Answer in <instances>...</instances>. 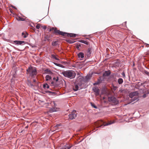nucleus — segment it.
Masks as SVG:
<instances>
[{
  "mask_svg": "<svg viewBox=\"0 0 149 149\" xmlns=\"http://www.w3.org/2000/svg\"><path fill=\"white\" fill-rule=\"evenodd\" d=\"M62 73L65 77L70 79L74 78L76 76L75 72L72 70L63 71Z\"/></svg>",
  "mask_w": 149,
  "mask_h": 149,
  "instance_id": "nucleus-1",
  "label": "nucleus"
},
{
  "mask_svg": "<svg viewBox=\"0 0 149 149\" xmlns=\"http://www.w3.org/2000/svg\"><path fill=\"white\" fill-rule=\"evenodd\" d=\"M143 91H138L130 93L129 94V96L131 98H134L132 99V100L134 101L136 100H138L139 97H141V96L140 95L139 93Z\"/></svg>",
  "mask_w": 149,
  "mask_h": 149,
  "instance_id": "nucleus-2",
  "label": "nucleus"
},
{
  "mask_svg": "<svg viewBox=\"0 0 149 149\" xmlns=\"http://www.w3.org/2000/svg\"><path fill=\"white\" fill-rule=\"evenodd\" d=\"M113 123L109 122L105 124H104V122L102 120L97 121L94 123V125L97 128L101 127L102 125H104V126L108 125Z\"/></svg>",
  "mask_w": 149,
  "mask_h": 149,
  "instance_id": "nucleus-3",
  "label": "nucleus"
},
{
  "mask_svg": "<svg viewBox=\"0 0 149 149\" xmlns=\"http://www.w3.org/2000/svg\"><path fill=\"white\" fill-rule=\"evenodd\" d=\"M58 31L57 34H58L59 35H62V36H67L68 37H75L76 36V35L74 34L73 33H66L65 32H64L62 31H60L59 30H58V31Z\"/></svg>",
  "mask_w": 149,
  "mask_h": 149,
  "instance_id": "nucleus-4",
  "label": "nucleus"
},
{
  "mask_svg": "<svg viewBox=\"0 0 149 149\" xmlns=\"http://www.w3.org/2000/svg\"><path fill=\"white\" fill-rule=\"evenodd\" d=\"M27 72L31 76H33L36 75L37 74L36 70V69L33 68L31 67H29L27 70Z\"/></svg>",
  "mask_w": 149,
  "mask_h": 149,
  "instance_id": "nucleus-5",
  "label": "nucleus"
},
{
  "mask_svg": "<svg viewBox=\"0 0 149 149\" xmlns=\"http://www.w3.org/2000/svg\"><path fill=\"white\" fill-rule=\"evenodd\" d=\"M108 100L113 103L114 104H117L118 103V100L114 97H109Z\"/></svg>",
  "mask_w": 149,
  "mask_h": 149,
  "instance_id": "nucleus-6",
  "label": "nucleus"
},
{
  "mask_svg": "<svg viewBox=\"0 0 149 149\" xmlns=\"http://www.w3.org/2000/svg\"><path fill=\"white\" fill-rule=\"evenodd\" d=\"M76 116L77 113H76V111L75 110L73 111L69 115V118L71 120L74 118Z\"/></svg>",
  "mask_w": 149,
  "mask_h": 149,
  "instance_id": "nucleus-7",
  "label": "nucleus"
},
{
  "mask_svg": "<svg viewBox=\"0 0 149 149\" xmlns=\"http://www.w3.org/2000/svg\"><path fill=\"white\" fill-rule=\"evenodd\" d=\"M93 49L92 48H89L86 52V55L87 56H88L91 55V53L92 52Z\"/></svg>",
  "mask_w": 149,
  "mask_h": 149,
  "instance_id": "nucleus-8",
  "label": "nucleus"
},
{
  "mask_svg": "<svg viewBox=\"0 0 149 149\" xmlns=\"http://www.w3.org/2000/svg\"><path fill=\"white\" fill-rule=\"evenodd\" d=\"M25 42L24 41H23L15 40L13 41L14 44L17 45H22L24 44Z\"/></svg>",
  "mask_w": 149,
  "mask_h": 149,
  "instance_id": "nucleus-9",
  "label": "nucleus"
},
{
  "mask_svg": "<svg viewBox=\"0 0 149 149\" xmlns=\"http://www.w3.org/2000/svg\"><path fill=\"white\" fill-rule=\"evenodd\" d=\"M93 90V91L95 93V95L96 96H97L99 95L100 91L97 87H94Z\"/></svg>",
  "mask_w": 149,
  "mask_h": 149,
  "instance_id": "nucleus-10",
  "label": "nucleus"
},
{
  "mask_svg": "<svg viewBox=\"0 0 149 149\" xmlns=\"http://www.w3.org/2000/svg\"><path fill=\"white\" fill-rule=\"evenodd\" d=\"M27 83L28 85L31 87H33L35 86V84H33V83H32L29 80H28Z\"/></svg>",
  "mask_w": 149,
  "mask_h": 149,
  "instance_id": "nucleus-11",
  "label": "nucleus"
},
{
  "mask_svg": "<svg viewBox=\"0 0 149 149\" xmlns=\"http://www.w3.org/2000/svg\"><path fill=\"white\" fill-rule=\"evenodd\" d=\"M71 147V146H70L68 144H66L61 149H70Z\"/></svg>",
  "mask_w": 149,
  "mask_h": 149,
  "instance_id": "nucleus-12",
  "label": "nucleus"
},
{
  "mask_svg": "<svg viewBox=\"0 0 149 149\" xmlns=\"http://www.w3.org/2000/svg\"><path fill=\"white\" fill-rule=\"evenodd\" d=\"M28 34L25 32H24L22 33V36L24 38H26L28 36Z\"/></svg>",
  "mask_w": 149,
  "mask_h": 149,
  "instance_id": "nucleus-13",
  "label": "nucleus"
},
{
  "mask_svg": "<svg viewBox=\"0 0 149 149\" xmlns=\"http://www.w3.org/2000/svg\"><path fill=\"white\" fill-rule=\"evenodd\" d=\"M110 74V72L109 71H106L103 74V76H109Z\"/></svg>",
  "mask_w": 149,
  "mask_h": 149,
  "instance_id": "nucleus-14",
  "label": "nucleus"
},
{
  "mask_svg": "<svg viewBox=\"0 0 149 149\" xmlns=\"http://www.w3.org/2000/svg\"><path fill=\"white\" fill-rule=\"evenodd\" d=\"M16 19L18 21H24V19L20 17L17 16L16 17Z\"/></svg>",
  "mask_w": 149,
  "mask_h": 149,
  "instance_id": "nucleus-15",
  "label": "nucleus"
},
{
  "mask_svg": "<svg viewBox=\"0 0 149 149\" xmlns=\"http://www.w3.org/2000/svg\"><path fill=\"white\" fill-rule=\"evenodd\" d=\"M52 78V77L49 75H47L45 77V79L46 81H48L50 80Z\"/></svg>",
  "mask_w": 149,
  "mask_h": 149,
  "instance_id": "nucleus-16",
  "label": "nucleus"
},
{
  "mask_svg": "<svg viewBox=\"0 0 149 149\" xmlns=\"http://www.w3.org/2000/svg\"><path fill=\"white\" fill-rule=\"evenodd\" d=\"M123 82V81L122 78H119L118 80V82L120 84H121Z\"/></svg>",
  "mask_w": 149,
  "mask_h": 149,
  "instance_id": "nucleus-17",
  "label": "nucleus"
},
{
  "mask_svg": "<svg viewBox=\"0 0 149 149\" xmlns=\"http://www.w3.org/2000/svg\"><path fill=\"white\" fill-rule=\"evenodd\" d=\"M79 87L77 85H75L74 87L73 88V90L75 91L78 90Z\"/></svg>",
  "mask_w": 149,
  "mask_h": 149,
  "instance_id": "nucleus-18",
  "label": "nucleus"
},
{
  "mask_svg": "<svg viewBox=\"0 0 149 149\" xmlns=\"http://www.w3.org/2000/svg\"><path fill=\"white\" fill-rule=\"evenodd\" d=\"M54 29H52V31L54 33H55L56 34L58 32V31H58V30H57V29L56 28L54 27Z\"/></svg>",
  "mask_w": 149,
  "mask_h": 149,
  "instance_id": "nucleus-19",
  "label": "nucleus"
},
{
  "mask_svg": "<svg viewBox=\"0 0 149 149\" xmlns=\"http://www.w3.org/2000/svg\"><path fill=\"white\" fill-rule=\"evenodd\" d=\"M43 87L45 89H47L49 88V86L47 84H46L43 85Z\"/></svg>",
  "mask_w": 149,
  "mask_h": 149,
  "instance_id": "nucleus-20",
  "label": "nucleus"
},
{
  "mask_svg": "<svg viewBox=\"0 0 149 149\" xmlns=\"http://www.w3.org/2000/svg\"><path fill=\"white\" fill-rule=\"evenodd\" d=\"M80 42L81 43H84L85 44H86V45H88V42H87L86 41L84 40H81Z\"/></svg>",
  "mask_w": 149,
  "mask_h": 149,
  "instance_id": "nucleus-21",
  "label": "nucleus"
},
{
  "mask_svg": "<svg viewBox=\"0 0 149 149\" xmlns=\"http://www.w3.org/2000/svg\"><path fill=\"white\" fill-rule=\"evenodd\" d=\"M58 42L57 41H55L54 42H53L52 43V45L53 46H56L57 45V43Z\"/></svg>",
  "mask_w": 149,
  "mask_h": 149,
  "instance_id": "nucleus-22",
  "label": "nucleus"
},
{
  "mask_svg": "<svg viewBox=\"0 0 149 149\" xmlns=\"http://www.w3.org/2000/svg\"><path fill=\"white\" fill-rule=\"evenodd\" d=\"M67 42L69 43H72L74 42V41L73 40H68Z\"/></svg>",
  "mask_w": 149,
  "mask_h": 149,
  "instance_id": "nucleus-23",
  "label": "nucleus"
},
{
  "mask_svg": "<svg viewBox=\"0 0 149 149\" xmlns=\"http://www.w3.org/2000/svg\"><path fill=\"white\" fill-rule=\"evenodd\" d=\"M48 29H49V31H52V29H54V27L51 28L50 26H48Z\"/></svg>",
  "mask_w": 149,
  "mask_h": 149,
  "instance_id": "nucleus-24",
  "label": "nucleus"
},
{
  "mask_svg": "<svg viewBox=\"0 0 149 149\" xmlns=\"http://www.w3.org/2000/svg\"><path fill=\"white\" fill-rule=\"evenodd\" d=\"M91 77V75H87L86 76V79H87V80H88L89 79H90Z\"/></svg>",
  "mask_w": 149,
  "mask_h": 149,
  "instance_id": "nucleus-25",
  "label": "nucleus"
},
{
  "mask_svg": "<svg viewBox=\"0 0 149 149\" xmlns=\"http://www.w3.org/2000/svg\"><path fill=\"white\" fill-rule=\"evenodd\" d=\"M84 55V54L83 53L81 52H80L78 54L77 56H83Z\"/></svg>",
  "mask_w": 149,
  "mask_h": 149,
  "instance_id": "nucleus-26",
  "label": "nucleus"
},
{
  "mask_svg": "<svg viewBox=\"0 0 149 149\" xmlns=\"http://www.w3.org/2000/svg\"><path fill=\"white\" fill-rule=\"evenodd\" d=\"M117 88V87L116 86H113L112 89L114 91H116Z\"/></svg>",
  "mask_w": 149,
  "mask_h": 149,
  "instance_id": "nucleus-27",
  "label": "nucleus"
},
{
  "mask_svg": "<svg viewBox=\"0 0 149 149\" xmlns=\"http://www.w3.org/2000/svg\"><path fill=\"white\" fill-rule=\"evenodd\" d=\"M52 58L54 59H55L57 60H59V59L57 57V56H52Z\"/></svg>",
  "mask_w": 149,
  "mask_h": 149,
  "instance_id": "nucleus-28",
  "label": "nucleus"
},
{
  "mask_svg": "<svg viewBox=\"0 0 149 149\" xmlns=\"http://www.w3.org/2000/svg\"><path fill=\"white\" fill-rule=\"evenodd\" d=\"M91 106L93 107L94 108H97V107L95 106V104L92 103H91Z\"/></svg>",
  "mask_w": 149,
  "mask_h": 149,
  "instance_id": "nucleus-29",
  "label": "nucleus"
},
{
  "mask_svg": "<svg viewBox=\"0 0 149 149\" xmlns=\"http://www.w3.org/2000/svg\"><path fill=\"white\" fill-rule=\"evenodd\" d=\"M60 126V125L59 124H58V125H55L54 127V128L56 130L57 129L58 126Z\"/></svg>",
  "mask_w": 149,
  "mask_h": 149,
  "instance_id": "nucleus-30",
  "label": "nucleus"
},
{
  "mask_svg": "<svg viewBox=\"0 0 149 149\" xmlns=\"http://www.w3.org/2000/svg\"><path fill=\"white\" fill-rule=\"evenodd\" d=\"M40 25L39 24H38L36 26V28L37 29H38L40 28Z\"/></svg>",
  "mask_w": 149,
  "mask_h": 149,
  "instance_id": "nucleus-31",
  "label": "nucleus"
},
{
  "mask_svg": "<svg viewBox=\"0 0 149 149\" xmlns=\"http://www.w3.org/2000/svg\"><path fill=\"white\" fill-rule=\"evenodd\" d=\"M50 111H51V112H53L56 111V110L54 108H53V109H52L50 110Z\"/></svg>",
  "mask_w": 149,
  "mask_h": 149,
  "instance_id": "nucleus-32",
  "label": "nucleus"
},
{
  "mask_svg": "<svg viewBox=\"0 0 149 149\" xmlns=\"http://www.w3.org/2000/svg\"><path fill=\"white\" fill-rule=\"evenodd\" d=\"M84 57V56H78L79 59L80 60H82V58Z\"/></svg>",
  "mask_w": 149,
  "mask_h": 149,
  "instance_id": "nucleus-33",
  "label": "nucleus"
},
{
  "mask_svg": "<svg viewBox=\"0 0 149 149\" xmlns=\"http://www.w3.org/2000/svg\"><path fill=\"white\" fill-rule=\"evenodd\" d=\"M145 72L146 74H147L148 75H149V72H147V71H145Z\"/></svg>",
  "mask_w": 149,
  "mask_h": 149,
  "instance_id": "nucleus-34",
  "label": "nucleus"
},
{
  "mask_svg": "<svg viewBox=\"0 0 149 149\" xmlns=\"http://www.w3.org/2000/svg\"><path fill=\"white\" fill-rule=\"evenodd\" d=\"M142 97H143V98H145L146 97V94H143Z\"/></svg>",
  "mask_w": 149,
  "mask_h": 149,
  "instance_id": "nucleus-35",
  "label": "nucleus"
},
{
  "mask_svg": "<svg viewBox=\"0 0 149 149\" xmlns=\"http://www.w3.org/2000/svg\"><path fill=\"white\" fill-rule=\"evenodd\" d=\"M33 84H35V83L36 82V80L33 79Z\"/></svg>",
  "mask_w": 149,
  "mask_h": 149,
  "instance_id": "nucleus-36",
  "label": "nucleus"
},
{
  "mask_svg": "<svg viewBox=\"0 0 149 149\" xmlns=\"http://www.w3.org/2000/svg\"><path fill=\"white\" fill-rule=\"evenodd\" d=\"M58 77H57V78H56V81H58Z\"/></svg>",
  "mask_w": 149,
  "mask_h": 149,
  "instance_id": "nucleus-37",
  "label": "nucleus"
},
{
  "mask_svg": "<svg viewBox=\"0 0 149 149\" xmlns=\"http://www.w3.org/2000/svg\"><path fill=\"white\" fill-rule=\"evenodd\" d=\"M47 28V27L46 26H44V29H46Z\"/></svg>",
  "mask_w": 149,
  "mask_h": 149,
  "instance_id": "nucleus-38",
  "label": "nucleus"
},
{
  "mask_svg": "<svg viewBox=\"0 0 149 149\" xmlns=\"http://www.w3.org/2000/svg\"><path fill=\"white\" fill-rule=\"evenodd\" d=\"M122 74L123 76H124V77L125 76V74L124 73H123Z\"/></svg>",
  "mask_w": 149,
  "mask_h": 149,
  "instance_id": "nucleus-39",
  "label": "nucleus"
},
{
  "mask_svg": "<svg viewBox=\"0 0 149 149\" xmlns=\"http://www.w3.org/2000/svg\"><path fill=\"white\" fill-rule=\"evenodd\" d=\"M56 79V78L54 77L53 79V80H55Z\"/></svg>",
  "mask_w": 149,
  "mask_h": 149,
  "instance_id": "nucleus-40",
  "label": "nucleus"
},
{
  "mask_svg": "<svg viewBox=\"0 0 149 149\" xmlns=\"http://www.w3.org/2000/svg\"><path fill=\"white\" fill-rule=\"evenodd\" d=\"M51 56H56L55 55L53 54V55H52Z\"/></svg>",
  "mask_w": 149,
  "mask_h": 149,
  "instance_id": "nucleus-41",
  "label": "nucleus"
},
{
  "mask_svg": "<svg viewBox=\"0 0 149 149\" xmlns=\"http://www.w3.org/2000/svg\"><path fill=\"white\" fill-rule=\"evenodd\" d=\"M96 84V83H95L94 84V85H95Z\"/></svg>",
  "mask_w": 149,
  "mask_h": 149,
  "instance_id": "nucleus-42",
  "label": "nucleus"
}]
</instances>
